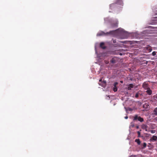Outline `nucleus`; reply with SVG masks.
<instances>
[{
  "mask_svg": "<svg viewBox=\"0 0 157 157\" xmlns=\"http://www.w3.org/2000/svg\"><path fill=\"white\" fill-rule=\"evenodd\" d=\"M120 55H122V54L121 53H120Z\"/></svg>",
  "mask_w": 157,
  "mask_h": 157,
  "instance_id": "7c9ffc66",
  "label": "nucleus"
},
{
  "mask_svg": "<svg viewBox=\"0 0 157 157\" xmlns=\"http://www.w3.org/2000/svg\"><path fill=\"white\" fill-rule=\"evenodd\" d=\"M149 48V52H151V51H152V49L151 48V47H149V48Z\"/></svg>",
  "mask_w": 157,
  "mask_h": 157,
  "instance_id": "5701e85b",
  "label": "nucleus"
},
{
  "mask_svg": "<svg viewBox=\"0 0 157 157\" xmlns=\"http://www.w3.org/2000/svg\"><path fill=\"white\" fill-rule=\"evenodd\" d=\"M141 127H142V128L143 129L145 130V131H147V126L146 125L144 124H142V125L141 126Z\"/></svg>",
  "mask_w": 157,
  "mask_h": 157,
  "instance_id": "6e6552de",
  "label": "nucleus"
},
{
  "mask_svg": "<svg viewBox=\"0 0 157 157\" xmlns=\"http://www.w3.org/2000/svg\"><path fill=\"white\" fill-rule=\"evenodd\" d=\"M117 4H118L120 5L123 4V2L122 0H117L116 3Z\"/></svg>",
  "mask_w": 157,
  "mask_h": 157,
  "instance_id": "f8f14e48",
  "label": "nucleus"
},
{
  "mask_svg": "<svg viewBox=\"0 0 157 157\" xmlns=\"http://www.w3.org/2000/svg\"><path fill=\"white\" fill-rule=\"evenodd\" d=\"M137 120L140 122H142L144 121V119L138 116L137 115H135L133 117V121H136Z\"/></svg>",
  "mask_w": 157,
  "mask_h": 157,
  "instance_id": "7ed1b4c3",
  "label": "nucleus"
},
{
  "mask_svg": "<svg viewBox=\"0 0 157 157\" xmlns=\"http://www.w3.org/2000/svg\"><path fill=\"white\" fill-rule=\"evenodd\" d=\"M153 114L155 116L157 115V108L154 109L153 110Z\"/></svg>",
  "mask_w": 157,
  "mask_h": 157,
  "instance_id": "ddd939ff",
  "label": "nucleus"
},
{
  "mask_svg": "<svg viewBox=\"0 0 157 157\" xmlns=\"http://www.w3.org/2000/svg\"><path fill=\"white\" fill-rule=\"evenodd\" d=\"M118 22L117 20L115 21V22L112 23L111 24L112 27H117L118 26Z\"/></svg>",
  "mask_w": 157,
  "mask_h": 157,
  "instance_id": "39448f33",
  "label": "nucleus"
},
{
  "mask_svg": "<svg viewBox=\"0 0 157 157\" xmlns=\"http://www.w3.org/2000/svg\"><path fill=\"white\" fill-rule=\"evenodd\" d=\"M137 134H138V137H139V136H140V132L139 131H138V132H137Z\"/></svg>",
  "mask_w": 157,
  "mask_h": 157,
  "instance_id": "4be33fe9",
  "label": "nucleus"
},
{
  "mask_svg": "<svg viewBox=\"0 0 157 157\" xmlns=\"http://www.w3.org/2000/svg\"><path fill=\"white\" fill-rule=\"evenodd\" d=\"M155 96H153V97L155 98Z\"/></svg>",
  "mask_w": 157,
  "mask_h": 157,
  "instance_id": "473e14b6",
  "label": "nucleus"
},
{
  "mask_svg": "<svg viewBox=\"0 0 157 157\" xmlns=\"http://www.w3.org/2000/svg\"><path fill=\"white\" fill-rule=\"evenodd\" d=\"M120 42L121 43H125V42L123 41H120Z\"/></svg>",
  "mask_w": 157,
  "mask_h": 157,
  "instance_id": "bb28decb",
  "label": "nucleus"
},
{
  "mask_svg": "<svg viewBox=\"0 0 157 157\" xmlns=\"http://www.w3.org/2000/svg\"><path fill=\"white\" fill-rule=\"evenodd\" d=\"M138 96H139V95H138V93H136V94L135 95V97L136 98H137L138 97Z\"/></svg>",
  "mask_w": 157,
  "mask_h": 157,
  "instance_id": "412c9836",
  "label": "nucleus"
},
{
  "mask_svg": "<svg viewBox=\"0 0 157 157\" xmlns=\"http://www.w3.org/2000/svg\"><path fill=\"white\" fill-rule=\"evenodd\" d=\"M142 86L145 89H147L149 88L147 86V84L145 82L143 83Z\"/></svg>",
  "mask_w": 157,
  "mask_h": 157,
  "instance_id": "9b49d317",
  "label": "nucleus"
},
{
  "mask_svg": "<svg viewBox=\"0 0 157 157\" xmlns=\"http://www.w3.org/2000/svg\"><path fill=\"white\" fill-rule=\"evenodd\" d=\"M130 80H132V78H130Z\"/></svg>",
  "mask_w": 157,
  "mask_h": 157,
  "instance_id": "2f4dec72",
  "label": "nucleus"
},
{
  "mask_svg": "<svg viewBox=\"0 0 157 157\" xmlns=\"http://www.w3.org/2000/svg\"><path fill=\"white\" fill-rule=\"evenodd\" d=\"M152 55L153 56H155L156 55V52L155 51L153 52L152 53Z\"/></svg>",
  "mask_w": 157,
  "mask_h": 157,
  "instance_id": "6ab92c4d",
  "label": "nucleus"
},
{
  "mask_svg": "<svg viewBox=\"0 0 157 157\" xmlns=\"http://www.w3.org/2000/svg\"><path fill=\"white\" fill-rule=\"evenodd\" d=\"M147 90L146 91L147 93L149 95H151L152 94V91L150 88L147 89Z\"/></svg>",
  "mask_w": 157,
  "mask_h": 157,
  "instance_id": "1a4fd4ad",
  "label": "nucleus"
},
{
  "mask_svg": "<svg viewBox=\"0 0 157 157\" xmlns=\"http://www.w3.org/2000/svg\"><path fill=\"white\" fill-rule=\"evenodd\" d=\"M115 31H111L109 32H107L106 33H105L103 32H101L100 33H98L97 34V36H101L105 35V34H111L112 35L114 34Z\"/></svg>",
  "mask_w": 157,
  "mask_h": 157,
  "instance_id": "f257e3e1",
  "label": "nucleus"
},
{
  "mask_svg": "<svg viewBox=\"0 0 157 157\" xmlns=\"http://www.w3.org/2000/svg\"><path fill=\"white\" fill-rule=\"evenodd\" d=\"M113 91L114 92H116L117 91V86H114V88H113Z\"/></svg>",
  "mask_w": 157,
  "mask_h": 157,
  "instance_id": "f3484780",
  "label": "nucleus"
},
{
  "mask_svg": "<svg viewBox=\"0 0 157 157\" xmlns=\"http://www.w3.org/2000/svg\"><path fill=\"white\" fill-rule=\"evenodd\" d=\"M151 132V133H154L155 132V130H152Z\"/></svg>",
  "mask_w": 157,
  "mask_h": 157,
  "instance_id": "393cba45",
  "label": "nucleus"
},
{
  "mask_svg": "<svg viewBox=\"0 0 157 157\" xmlns=\"http://www.w3.org/2000/svg\"><path fill=\"white\" fill-rule=\"evenodd\" d=\"M103 78H101L99 80V82L98 83V84L99 85L101 86L102 87H105L106 85V83L105 81L103 80H102V79Z\"/></svg>",
  "mask_w": 157,
  "mask_h": 157,
  "instance_id": "f03ea898",
  "label": "nucleus"
},
{
  "mask_svg": "<svg viewBox=\"0 0 157 157\" xmlns=\"http://www.w3.org/2000/svg\"><path fill=\"white\" fill-rule=\"evenodd\" d=\"M120 82L121 83H123V81H120Z\"/></svg>",
  "mask_w": 157,
  "mask_h": 157,
  "instance_id": "c756f323",
  "label": "nucleus"
},
{
  "mask_svg": "<svg viewBox=\"0 0 157 157\" xmlns=\"http://www.w3.org/2000/svg\"><path fill=\"white\" fill-rule=\"evenodd\" d=\"M116 41L115 40H113V43H116Z\"/></svg>",
  "mask_w": 157,
  "mask_h": 157,
  "instance_id": "a878e982",
  "label": "nucleus"
},
{
  "mask_svg": "<svg viewBox=\"0 0 157 157\" xmlns=\"http://www.w3.org/2000/svg\"><path fill=\"white\" fill-rule=\"evenodd\" d=\"M135 142H136L138 145H140V144L141 142L139 139H136L135 140Z\"/></svg>",
  "mask_w": 157,
  "mask_h": 157,
  "instance_id": "4468645a",
  "label": "nucleus"
},
{
  "mask_svg": "<svg viewBox=\"0 0 157 157\" xmlns=\"http://www.w3.org/2000/svg\"><path fill=\"white\" fill-rule=\"evenodd\" d=\"M128 86L131 88H133L134 86V85L132 84H129Z\"/></svg>",
  "mask_w": 157,
  "mask_h": 157,
  "instance_id": "dca6fc26",
  "label": "nucleus"
},
{
  "mask_svg": "<svg viewBox=\"0 0 157 157\" xmlns=\"http://www.w3.org/2000/svg\"><path fill=\"white\" fill-rule=\"evenodd\" d=\"M128 90H131V88L129 87L128 86Z\"/></svg>",
  "mask_w": 157,
  "mask_h": 157,
  "instance_id": "b1692460",
  "label": "nucleus"
},
{
  "mask_svg": "<svg viewBox=\"0 0 157 157\" xmlns=\"http://www.w3.org/2000/svg\"><path fill=\"white\" fill-rule=\"evenodd\" d=\"M100 47L103 49H105L106 48V47L104 43L101 42L100 43Z\"/></svg>",
  "mask_w": 157,
  "mask_h": 157,
  "instance_id": "0eeeda50",
  "label": "nucleus"
},
{
  "mask_svg": "<svg viewBox=\"0 0 157 157\" xmlns=\"http://www.w3.org/2000/svg\"><path fill=\"white\" fill-rule=\"evenodd\" d=\"M134 126H135V125H134V123L133 122H131V123L130 126L131 127L133 128L134 127Z\"/></svg>",
  "mask_w": 157,
  "mask_h": 157,
  "instance_id": "2eb2a0df",
  "label": "nucleus"
},
{
  "mask_svg": "<svg viewBox=\"0 0 157 157\" xmlns=\"http://www.w3.org/2000/svg\"><path fill=\"white\" fill-rule=\"evenodd\" d=\"M156 99H157V96H156Z\"/></svg>",
  "mask_w": 157,
  "mask_h": 157,
  "instance_id": "72a5a7b5",
  "label": "nucleus"
},
{
  "mask_svg": "<svg viewBox=\"0 0 157 157\" xmlns=\"http://www.w3.org/2000/svg\"><path fill=\"white\" fill-rule=\"evenodd\" d=\"M136 128H139V126H136Z\"/></svg>",
  "mask_w": 157,
  "mask_h": 157,
  "instance_id": "c85d7f7f",
  "label": "nucleus"
},
{
  "mask_svg": "<svg viewBox=\"0 0 157 157\" xmlns=\"http://www.w3.org/2000/svg\"><path fill=\"white\" fill-rule=\"evenodd\" d=\"M118 83L117 82H115L114 84V86H117V85L118 84Z\"/></svg>",
  "mask_w": 157,
  "mask_h": 157,
  "instance_id": "aec40b11",
  "label": "nucleus"
},
{
  "mask_svg": "<svg viewBox=\"0 0 157 157\" xmlns=\"http://www.w3.org/2000/svg\"><path fill=\"white\" fill-rule=\"evenodd\" d=\"M117 3H112L110 5V8L111 10L115 9L117 8Z\"/></svg>",
  "mask_w": 157,
  "mask_h": 157,
  "instance_id": "20e7f679",
  "label": "nucleus"
},
{
  "mask_svg": "<svg viewBox=\"0 0 157 157\" xmlns=\"http://www.w3.org/2000/svg\"><path fill=\"white\" fill-rule=\"evenodd\" d=\"M157 140V136H153L150 139L151 141H156Z\"/></svg>",
  "mask_w": 157,
  "mask_h": 157,
  "instance_id": "423d86ee",
  "label": "nucleus"
},
{
  "mask_svg": "<svg viewBox=\"0 0 157 157\" xmlns=\"http://www.w3.org/2000/svg\"><path fill=\"white\" fill-rule=\"evenodd\" d=\"M117 60V58L115 57H114L111 60L110 62L111 63L114 64L116 63Z\"/></svg>",
  "mask_w": 157,
  "mask_h": 157,
  "instance_id": "9d476101",
  "label": "nucleus"
},
{
  "mask_svg": "<svg viewBox=\"0 0 157 157\" xmlns=\"http://www.w3.org/2000/svg\"><path fill=\"white\" fill-rule=\"evenodd\" d=\"M147 144L145 143H144L143 144V148H145L146 147Z\"/></svg>",
  "mask_w": 157,
  "mask_h": 157,
  "instance_id": "a211bd4d",
  "label": "nucleus"
},
{
  "mask_svg": "<svg viewBox=\"0 0 157 157\" xmlns=\"http://www.w3.org/2000/svg\"><path fill=\"white\" fill-rule=\"evenodd\" d=\"M128 118V116H126L124 117L125 119H127Z\"/></svg>",
  "mask_w": 157,
  "mask_h": 157,
  "instance_id": "cd10ccee",
  "label": "nucleus"
}]
</instances>
